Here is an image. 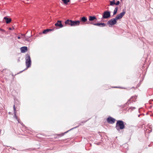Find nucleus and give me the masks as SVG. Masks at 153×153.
I'll use <instances>...</instances> for the list:
<instances>
[{
  "label": "nucleus",
  "instance_id": "1",
  "mask_svg": "<svg viewBox=\"0 0 153 153\" xmlns=\"http://www.w3.org/2000/svg\"><path fill=\"white\" fill-rule=\"evenodd\" d=\"M125 13L126 12L123 10V12L117 15L114 18L108 21L107 23V25H108L109 27H110L116 24L117 20L121 19Z\"/></svg>",
  "mask_w": 153,
  "mask_h": 153
},
{
  "label": "nucleus",
  "instance_id": "2",
  "mask_svg": "<svg viewBox=\"0 0 153 153\" xmlns=\"http://www.w3.org/2000/svg\"><path fill=\"white\" fill-rule=\"evenodd\" d=\"M65 23L66 25H70L71 27L79 26L80 24V21H73L70 19H67L65 22Z\"/></svg>",
  "mask_w": 153,
  "mask_h": 153
},
{
  "label": "nucleus",
  "instance_id": "3",
  "mask_svg": "<svg viewBox=\"0 0 153 153\" xmlns=\"http://www.w3.org/2000/svg\"><path fill=\"white\" fill-rule=\"evenodd\" d=\"M125 127L124 123L123 121L118 120L117 121L116 123L115 128L117 131H119L120 130L124 128Z\"/></svg>",
  "mask_w": 153,
  "mask_h": 153
},
{
  "label": "nucleus",
  "instance_id": "4",
  "mask_svg": "<svg viewBox=\"0 0 153 153\" xmlns=\"http://www.w3.org/2000/svg\"><path fill=\"white\" fill-rule=\"evenodd\" d=\"M25 59L26 60L25 64L26 66V69L30 67L31 65V61L30 55L27 54L25 55Z\"/></svg>",
  "mask_w": 153,
  "mask_h": 153
},
{
  "label": "nucleus",
  "instance_id": "5",
  "mask_svg": "<svg viewBox=\"0 0 153 153\" xmlns=\"http://www.w3.org/2000/svg\"><path fill=\"white\" fill-rule=\"evenodd\" d=\"M110 12L108 11H106L104 12L102 19H108L110 17Z\"/></svg>",
  "mask_w": 153,
  "mask_h": 153
},
{
  "label": "nucleus",
  "instance_id": "6",
  "mask_svg": "<svg viewBox=\"0 0 153 153\" xmlns=\"http://www.w3.org/2000/svg\"><path fill=\"white\" fill-rule=\"evenodd\" d=\"M107 121L108 123L112 124L114 123L115 119L113 117H110L107 118Z\"/></svg>",
  "mask_w": 153,
  "mask_h": 153
},
{
  "label": "nucleus",
  "instance_id": "7",
  "mask_svg": "<svg viewBox=\"0 0 153 153\" xmlns=\"http://www.w3.org/2000/svg\"><path fill=\"white\" fill-rule=\"evenodd\" d=\"M55 25L57 27L62 28L63 27L62 22L61 21L58 20L57 22L55 24Z\"/></svg>",
  "mask_w": 153,
  "mask_h": 153
},
{
  "label": "nucleus",
  "instance_id": "8",
  "mask_svg": "<svg viewBox=\"0 0 153 153\" xmlns=\"http://www.w3.org/2000/svg\"><path fill=\"white\" fill-rule=\"evenodd\" d=\"M87 121H82L81 123H79V125H78L77 126H76V127H74V128H72L71 129H70V130H69L68 131H66V132H65L64 134H62V136L63 135H64V134H65V133H67V132H68V131H70V130H71L72 129H74V128H77V127H78V126H79L82 125V124H84V123H85L86 122H87Z\"/></svg>",
  "mask_w": 153,
  "mask_h": 153
},
{
  "label": "nucleus",
  "instance_id": "9",
  "mask_svg": "<svg viewBox=\"0 0 153 153\" xmlns=\"http://www.w3.org/2000/svg\"><path fill=\"white\" fill-rule=\"evenodd\" d=\"M95 25L99 26L100 27H104L106 26L105 24L103 23H97L94 24Z\"/></svg>",
  "mask_w": 153,
  "mask_h": 153
},
{
  "label": "nucleus",
  "instance_id": "10",
  "mask_svg": "<svg viewBox=\"0 0 153 153\" xmlns=\"http://www.w3.org/2000/svg\"><path fill=\"white\" fill-rule=\"evenodd\" d=\"M20 49L21 52L22 53L26 52L27 51V47L26 46L21 47Z\"/></svg>",
  "mask_w": 153,
  "mask_h": 153
},
{
  "label": "nucleus",
  "instance_id": "11",
  "mask_svg": "<svg viewBox=\"0 0 153 153\" xmlns=\"http://www.w3.org/2000/svg\"><path fill=\"white\" fill-rule=\"evenodd\" d=\"M4 19L5 20L7 24H9L12 21L11 19L7 17H5L4 18Z\"/></svg>",
  "mask_w": 153,
  "mask_h": 153
},
{
  "label": "nucleus",
  "instance_id": "12",
  "mask_svg": "<svg viewBox=\"0 0 153 153\" xmlns=\"http://www.w3.org/2000/svg\"><path fill=\"white\" fill-rule=\"evenodd\" d=\"M13 110H14V117H15L16 119L18 120V122H19V120L18 119L16 115V108L15 107V105H14L13 106Z\"/></svg>",
  "mask_w": 153,
  "mask_h": 153
},
{
  "label": "nucleus",
  "instance_id": "13",
  "mask_svg": "<svg viewBox=\"0 0 153 153\" xmlns=\"http://www.w3.org/2000/svg\"><path fill=\"white\" fill-rule=\"evenodd\" d=\"M95 19H96V20H97V18H96V17L94 16H90L89 17V21H94V20Z\"/></svg>",
  "mask_w": 153,
  "mask_h": 153
},
{
  "label": "nucleus",
  "instance_id": "14",
  "mask_svg": "<svg viewBox=\"0 0 153 153\" xmlns=\"http://www.w3.org/2000/svg\"><path fill=\"white\" fill-rule=\"evenodd\" d=\"M80 22H85L87 21V19L86 17L83 16L80 18Z\"/></svg>",
  "mask_w": 153,
  "mask_h": 153
},
{
  "label": "nucleus",
  "instance_id": "15",
  "mask_svg": "<svg viewBox=\"0 0 153 153\" xmlns=\"http://www.w3.org/2000/svg\"><path fill=\"white\" fill-rule=\"evenodd\" d=\"M136 98V97L135 96H132L131 97L130 99L128 100V101L125 104L126 105H128L130 104V103H131L130 101H131V100L133 98Z\"/></svg>",
  "mask_w": 153,
  "mask_h": 153
},
{
  "label": "nucleus",
  "instance_id": "16",
  "mask_svg": "<svg viewBox=\"0 0 153 153\" xmlns=\"http://www.w3.org/2000/svg\"><path fill=\"white\" fill-rule=\"evenodd\" d=\"M53 30V29H47L44 30L43 31V33L44 34H46L48 32H49L50 31H52Z\"/></svg>",
  "mask_w": 153,
  "mask_h": 153
},
{
  "label": "nucleus",
  "instance_id": "17",
  "mask_svg": "<svg viewBox=\"0 0 153 153\" xmlns=\"http://www.w3.org/2000/svg\"><path fill=\"white\" fill-rule=\"evenodd\" d=\"M63 4L65 5L68 4V3L70 1V0H62Z\"/></svg>",
  "mask_w": 153,
  "mask_h": 153
},
{
  "label": "nucleus",
  "instance_id": "18",
  "mask_svg": "<svg viewBox=\"0 0 153 153\" xmlns=\"http://www.w3.org/2000/svg\"><path fill=\"white\" fill-rule=\"evenodd\" d=\"M118 8V7H116L115 8L113 12V15H115L117 13Z\"/></svg>",
  "mask_w": 153,
  "mask_h": 153
},
{
  "label": "nucleus",
  "instance_id": "19",
  "mask_svg": "<svg viewBox=\"0 0 153 153\" xmlns=\"http://www.w3.org/2000/svg\"><path fill=\"white\" fill-rule=\"evenodd\" d=\"M110 5L111 6H113L115 4V0H113L112 1H110Z\"/></svg>",
  "mask_w": 153,
  "mask_h": 153
},
{
  "label": "nucleus",
  "instance_id": "20",
  "mask_svg": "<svg viewBox=\"0 0 153 153\" xmlns=\"http://www.w3.org/2000/svg\"><path fill=\"white\" fill-rule=\"evenodd\" d=\"M22 35L23 36H24L25 37V40L26 41H28V38H30V36H29V37H27V36H26L25 35H24V34H22Z\"/></svg>",
  "mask_w": 153,
  "mask_h": 153
},
{
  "label": "nucleus",
  "instance_id": "21",
  "mask_svg": "<svg viewBox=\"0 0 153 153\" xmlns=\"http://www.w3.org/2000/svg\"><path fill=\"white\" fill-rule=\"evenodd\" d=\"M120 2L119 1H117L116 3H115V5H118L120 4Z\"/></svg>",
  "mask_w": 153,
  "mask_h": 153
},
{
  "label": "nucleus",
  "instance_id": "22",
  "mask_svg": "<svg viewBox=\"0 0 153 153\" xmlns=\"http://www.w3.org/2000/svg\"><path fill=\"white\" fill-rule=\"evenodd\" d=\"M95 23H94L93 22H91L90 23V24H91V25H94V24H95Z\"/></svg>",
  "mask_w": 153,
  "mask_h": 153
},
{
  "label": "nucleus",
  "instance_id": "23",
  "mask_svg": "<svg viewBox=\"0 0 153 153\" xmlns=\"http://www.w3.org/2000/svg\"><path fill=\"white\" fill-rule=\"evenodd\" d=\"M130 108H133V109H135L136 108L135 107H131Z\"/></svg>",
  "mask_w": 153,
  "mask_h": 153
},
{
  "label": "nucleus",
  "instance_id": "24",
  "mask_svg": "<svg viewBox=\"0 0 153 153\" xmlns=\"http://www.w3.org/2000/svg\"><path fill=\"white\" fill-rule=\"evenodd\" d=\"M91 22H90V21H88V22H87V24H90V23Z\"/></svg>",
  "mask_w": 153,
  "mask_h": 153
},
{
  "label": "nucleus",
  "instance_id": "25",
  "mask_svg": "<svg viewBox=\"0 0 153 153\" xmlns=\"http://www.w3.org/2000/svg\"><path fill=\"white\" fill-rule=\"evenodd\" d=\"M9 30H12V29L11 27H9Z\"/></svg>",
  "mask_w": 153,
  "mask_h": 153
},
{
  "label": "nucleus",
  "instance_id": "26",
  "mask_svg": "<svg viewBox=\"0 0 153 153\" xmlns=\"http://www.w3.org/2000/svg\"><path fill=\"white\" fill-rule=\"evenodd\" d=\"M18 39H20V37L19 36H18L17 37Z\"/></svg>",
  "mask_w": 153,
  "mask_h": 153
},
{
  "label": "nucleus",
  "instance_id": "27",
  "mask_svg": "<svg viewBox=\"0 0 153 153\" xmlns=\"http://www.w3.org/2000/svg\"><path fill=\"white\" fill-rule=\"evenodd\" d=\"M12 149H14V150H16V149H15L14 148H12Z\"/></svg>",
  "mask_w": 153,
  "mask_h": 153
},
{
  "label": "nucleus",
  "instance_id": "28",
  "mask_svg": "<svg viewBox=\"0 0 153 153\" xmlns=\"http://www.w3.org/2000/svg\"><path fill=\"white\" fill-rule=\"evenodd\" d=\"M97 145H99V143H97Z\"/></svg>",
  "mask_w": 153,
  "mask_h": 153
}]
</instances>
